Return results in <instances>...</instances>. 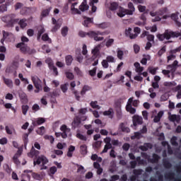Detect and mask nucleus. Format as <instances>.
I'll list each match as a JSON object with an SVG mask.
<instances>
[{
	"label": "nucleus",
	"mask_w": 181,
	"mask_h": 181,
	"mask_svg": "<svg viewBox=\"0 0 181 181\" xmlns=\"http://www.w3.org/2000/svg\"><path fill=\"white\" fill-rule=\"evenodd\" d=\"M16 15L9 14L1 18V21L6 23L7 28H13L14 25L18 23L21 29H25L28 26V19L22 18L19 21V18H15Z\"/></svg>",
	"instance_id": "obj_1"
},
{
	"label": "nucleus",
	"mask_w": 181,
	"mask_h": 181,
	"mask_svg": "<svg viewBox=\"0 0 181 181\" xmlns=\"http://www.w3.org/2000/svg\"><path fill=\"white\" fill-rule=\"evenodd\" d=\"M156 37H157V39H158V40L160 42H163V40H165V39L166 40H170V39H175V38H177V37H180V40H181V32L173 31L170 29H167L165 30L164 33L157 34Z\"/></svg>",
	"instance_id": "obj_2"
},
{
	"label": "nucleus",
	"mask_w": 181,
	"mask_h": 181,
	"mask_svg": "<svg viewBox=\"0 0 181 181\" xmlns=\"http://www.w3.org/2000/svg\"><path fill=\"white\" fill-rule=\"evenodd\" d=\"M177 67H179V62L175 60L172 64L167 66L168 70L163 69L162 73L165 76V77H168V78H170L171 74V78L173 80V78H175V73L176 72V70H177Z\"/></svg>",
	"instance_id": "obj_3"
},
{
	"label": "nucleus",
	"mask_w": 181,
	"mask_h": 181,
	"mask_svg": "<svg viewBox=\"0 0 181 181\" xmlns=\"http://www.w3.org/2000/svg\"><path fill=\"white\" fill-rule=\"evenodd\" d=\"M128 8H124L122 6L119 7V11L117 12V15L119 18H124L125 15L132 16L135 12V6L132 2H129L127 4Z\"/></svg>",
	"instance_id": "obj_4"
},
{
	"label": "nucleus",
	"mask_w": 181,
	"mask_h": 181,
	"mask_svg": "<svg viewBox=\"0 0 181 181\" xmlns=\"http://www.w3.org/2000/svg\"><path fill=\"white\" fill-rule=\"evenodd\" d=\"M60 130L62 132V133L56 132L55 136H57V138H59V136H62L63 139H66V138H67V134L70 133V132L71 131V129H70V128H68L67 125L66 124H62L60 127Z\"/></svg>",
	"instance_id": "obj_5"
},
{
	"label": "nucleus",
	"mask_w": 181,
	"mask_h": 181,
	"mask_svg": "<svg viewBox=\"0 0 181 181\" xmlns=\"http://www.w3.org/2000/svg\"><path fill=\"white\" fill-rule=\"evenodd\" d=\"M121 104H122V98L117 99L115 102V108L116 110V114H117V117L119 119H121L122 118V111L121 110Z\"/></svg>",
	"instance_id": "obj_6"
},
{
	"label": "nucleus",
	"mask_w": 181,
	"mask_h": 181,
	"mask_svg": "<svg viewBox=\"0 0 181 181\" xmlns=\"http://www.w3.org/2000/svg\"><path fill=\"white\" fill-rule=\"evenodd\" d=\"M2 33H3V38L1 40V45H3V46H4V45H5L4 42L6 40L8 42H12V41L15 40V36L11 33L3 30Z\"/></svg>",
	"instance_id": "obj_7"
},
{
	"label": "nucleus",
	"mask_w": 181,
	"mask_h": 181,
	"mask_svg": "<svg viewBox=\"0 0 181 181\" xmlns=\"http://www.w3.org/2000/svg\"><path fill=\"white\" fill-rule=\"evenodd\" d=\"M40 163H42V166H43L41 170L47 169V167L45 166V165H47V163H49V160H47V158L45 157V156H41L35 161H34L35 165H40Z\"/></svg>",
	"instance_id": "obj_8"
},
{
	"label": "nucleus",
	"mask_w": 181,
	"mask_h": 181,
	"mask_svg": "<svg viewBox=\"0 0 181 181\" xmlns=\"http://www.w3.org/2000/svg\"><path fill=\"white\" fill-rule=\"evenodd\" d=\"M98 35H101V33H100L99 31H89L88 33H87V36H88V37H90V39H94L95 42H101V40H104V37H98Z\"/></svg>",
	"instance_id": "obj_9"
},
{
	"label": "nucleus",
	"mask_w": 181,
	"mask_h": 181,
	"mask_svg": "<svg viewBox=\"0 0 181 181\" xmlns=\"http://www.w3.org/2000/svg\"><path fill=\"white\" fill-rule=\"evenodd\" d=\"M105 147L102 151V153H107L108 152V149H112V144H111V138L110 137H106L104 139Z\"/></svg>",
	"instance_id": "obj_10"
},
{
	"label": "nucleus",
	"mask_w": 181,
	"mask_h": 181,
	"mask_svg": "<svg viewBox=\"0 0 181 181\" xmlns=\"http://www.w3.org/2000/svg\"><path fill=\"white\" fill-rule=\"evenodd\" d=\"M126 111L129 112L130 114H135L136 112V109L132 107V98H129L127 105H126Z\"/></svg>",
	"instance_id": "obj_11"
},
{
	"label": "nucleus",
	"mask_w": 181,
	"mask_h": 181,
	"mask_svg": "<svg viewBox=\"0 0 181 181\" xmlns=\"http://www.w3.org/2000/svg\"><path fill=\"white\" fill-rule=\"evenodd\" d=\"M31 80L35 88H37V90H40V87H42V80L37 76H32Z\"/></svg>",
	"instance_id": "obj_12"
},
{
	"label": "nucleus",
	"mask_w": 181,
	"mask_h": 181,
	"mask_svg": "<svg viewBox=\"0 0 181 181\" xmlns=\"http://www.w3.org/2000/svg\"><path fill=\"white\" fill-rule=\"evenodd\" d=\"M84 21L83 23V26L85 28H90L93 23H94V18H90L87 16H83Z\"/></svg>",
	"instance_id": "obj_13"
},
{
	"label": "nucleus",
	"mask_w": 181,
	"mask_h": 181,
	"mask_svg": "<svg viewBox=\"0 0 181 181\" xmlns=\"http://www.w3.org/2000/svg\"><path fill=\"white\" fill-rule=\"evenodd\" d=\"M16 47H17V49H20L21 53H23L24 54H26V53H28V45L23 42L18 43Z\"/></svg>",
	"instance_id": "obj_14"
},
{
	"label": "nucleus",
	"mask_w": 181,
	"mask_h": 181,
	"mask_svg": "<svg viewBox=\"0 0 181 181\" xmlns=\"http://www.w3.org/2000/svg\"><path fill=\"white\" fill-rule=\"evenodd\" d=\"M170 18H171L172 21H174V22H175L176 26H177V28H181V23H180V21H178L179 12L172 13L170 15Z\"/></svg>",
	"instance_id": "obj_15"
},
{
	"label": "nucleus",
	"mask_w": 181,
	"mask_h": 181,
	"mask_svg": "<svg viewBox=\"0 0 181 181\" xmlns=\"http://www.w3.org/2000/svg\"><path fill=\"white\" fill-rule=\"evenodd\" d=\"M125 35L127 37H130V39H136L138 37V34H132V28H131L125 30Z\"/></svg>",
	"instance_id": "obj_16"
},
{
	"label": "nucleus",
	"mask_w": 181,
	"mask_h": 181,
	"mask_svg": "<svg viewBox=\"0 0 181 181\" xmlns=\"http://www.w3.org/2000/svg\"><path fill=\"white\" fill-rule=\"evenodd\" d=\"M153 146L151 143H144L143 146H140L139 148L143 152H146L148 149H152Z\"/></svg>",
	"instance_id": "obj_17"
},
{
	"label": "nucleus",
	"mask_w": 181,
	"mask_h": 181,
	"mask_svg": "<svg viewBox=\"0 0 181 181\" xmlns=\"http://www.w3.org/2000/svg\"><path fill=\"white\" fill-rule=\"evenodd\" d=\"M143 122L142 117L139 116H134L133 117V125L134 127H136L137 125H141Z\"/></svg>",
	"instance_id": "obj_18"
},
{
	"label": "nucleus",
	"mask_w": 181,
	"mask_h": 181,
	"mask_svg": "<svg viewBox=\"0 0 181 181\" xmlns=\"http://www.w3.org/2000/svg\"><path fill=\"white\" fill-rule=\"evenodd\" d=\"M80 124H81V118H80V117H76L74 118L71 123L73 129H76V128H77Z\"/></svg>",
	"instance_id": "obj_19"
},
{
	"label": "nucleus",
	"mask_w": 181,
	"mask_h": 181,
	"mask_svg": "<svg viewBox=\"0 0 181 181\" xmlns=\"http://www.w3.org/2000/svg\"><path fill=\"white\" fill-rule=\"evenodd\" d=\"M92 54H93L91 57L92 60H95L98 56H100V47H95L93 49H92Z\"/></svg>",
	"instance_id": "obj_20"
},
{
	"label": "nucleus",
	"mask_w": 181,
	"mask_h": 181,
	"mask_svg": "<svg viewBox=\"0 0 181 181\" xmlns=\"http://www.w3.org/2000/svg\"><path fill=\"white\" fill-rule=\"evenodd\" d=\"M20 100L22 103V104H28V95L25 93H19Z\"/></svg>",
	"instance_id": "obj_21"
},
{
	"label": "nucleus",
	"mask_w": 181,
	"mask_h": 181,
	"mask_svg": "<svg viewBox=\"0 0 181 181\" xmlns=\"http://www.w3.org/2000/svg\"><path fill=\"white\" fill-rule=\"evenodd\" d=\"M119 128L121 129L122 132H125L126 134H129V132H131V129L126 127L124 123H120Z\"/></svg>",
	"instance_id": "obj_22"
},
{
	"label": "nucleus",
	"mask_w": 181,
	"mask_h": 181,
	"mask_svg": "<svg viewBox=\"0 0 181 181\" xmlns=\"http://www.w3.org/2000/svg\"><path fill=\"white\" fill-rule=\"evenodd\" d=\"M103 115L109 117V118H114V110L110 107L108 110L103 112Z\"/></svg>",
	"instance_id": "obj_23"
},
{
	"label": "nucleus",
	"mask_w": 181,
	"mask_h": 181,
	"mask_svg": "<svg viewBox=\"0 0 181 181\" xmlns=\"http://www.w3.org/2000/svg\"><path fill=\"white\" fill-rule=\"evenodd\" d=\"M45 122H46V119H45V118L39 117L36 121L33 122V125H34V127H37V125H42V124H45Z\"/></svg>",
	"instance_id": "obj_24"
},
{
	"label": "nucleus",
	"mask_w": 181,
	"mask_h": 181,
	"mask_svg": "<svg viewBox=\"0 0 181 181\" xmlns=\"http://www.w3.org/2000/svg\"><path fill=\"white\" fill-rule=\"evenodd\" d=\"M48 66L50 70L53 71L55 76H59V71H57V68H56V66H54V64H53V62H49L48 63Z\"/></svg>",
	"instance_id": "obj_25"
},
{
	"label": "nucleus",
	"mask_w": 181,
	"mask_h": 181,
	"mask_svg": "<svg viewBox=\"0 0 181 181\" xmlns=\"http://www.w3.org/2000/svg\"><path fill=\"white\" fill-rule=\"evenodd\" d=\"M168 8L167 7H163L160 9H158L156 11L157 15H158L159 16H163V15H165V13H168Z\"/></svg>",
	"instance_id": "obj_26"
},
{
	"label": "nucleus",
	"mask_w": 181,
	"mask_h": 181,
	"mask_svg": "<svg viewBox=\"0 0 181 181\" xmlns=\"http://www.w3.org/2000/svg\"><path fill=\"white\" fill-rule=\"evenodd\" d=\"M159 159H160V156L156 153L153 154V158L150 159L151 163H158L159 162Z\"/></svg>",
	"instance_id": "obj_27"
},
{
	"label": "nucleus",
	"mask_w": 181,
	"mask_h": 181,
	"mask_svg": "<svg viewBox=\"0 0 181 181\" xmlns=\"http://www.w3.org/2000/svg\"><path fill=\"white\" fill-rule=\"evenodd\" d=\"M3 81L4 84H6V86H7V87H13V82L12 81V80L9 79V78H5V76H3Z\"/></svg>",
	"instance_id": "obj_28"
},
{
	"label": "nucleus",
	"mask_w": 181,
	"mask_h": 181,
	"mask_svg": "<svg viewBox=\"0 0 181 181\" xmlns=\"http://www.w3.org/2000/svg\"><path fill=\"white\" fill-rule=\"evenodd\" d=\"M163 165L165 169H170L172 168V163L166 158L163 160Z\"/></svg>",
	"instance_id": "obj_29"
},
{
	"label": "nucleus",
	"mask_w": 181,
	"mask_h": 181,
	"mask_svg": "<svg viewBox=\"0 0 181 181\" xmlns=\"http://www.w3.org/2000/svg\"><path fill=\"white\" fill-rule=\"evenodd\" d=\"M90 90H91V87L88 85H85L81 91V95L83 97V95H86V91H90Z\"/></svg>",
	"instance_id": "obj_30"
},
{
	"label": "nucleus",
	"mask_w": 181,
	"mask_h": 181,
	"mask_svg": "<svg viewBox=\"0 0 181 181\" xmlns=\"http://www.w3.org/2000/svg\"><path fill=\"white\" fill-rule=\"evenodd\" d=\"M88 5H87L86 2H82L81 4L79 6V9L82 12H85V11H88Z\"/></svg>",
	"instance_id": "obj_31"
},
{
	"label": "nucleus",
	"mask_w": 181,
	"mask_h": 181,
	"mask_svg": "<svg viewBox=\"0 0 181 181\" xmlns=\"http://www.w3.org/2000/svg\"><path fill=\"white\" fill-rule=\"evenodd\" d=\"M73 56L71 55H67L65 57V62H66V66H71V63H73Z\"/></svg>",
	"instance_id": "obj_32"
},
{
	"label": "nucleus",
	"mask_w": 181,
	"mask_h": 181,
	"mask_svg": "<svg viewBox=\"0 0 181 181\" xmlns=\"http://www.w3.org/2000/svg\"><path fill=\"white\" fill-rule=\"evenodd\" d=\"M118 6H119L118 3L113 1L110 4V6L109 9L110 11H117V9H118Z\"/></svg>",
	"instance_id": "obj_33"
},
{
	"label": "nucleus",
	"mask_w": 181,
	"mask_h": 181,
	"mask_svg": "<svg viewBox=\"0 0 181 181\" xmlns=\"http://www.w3.org/2000/svg\"><path fill=\"white\" fill-rule=\"evenodd\" d=\"M98 101H91L90 103V107H92L93 109L100 110L101 107L98 105Z\"/></svg>",
	"instance_id": "obj_34"
},
{
	"label": "nucleus",
	"mask_w": 181,
	"mask_h": 181,
	"mask_svg": "<svg viewBox=\"0 0 181 181\" xmlns=\"http://www.w3.org/2000/svg\"><path fill=\"white\" fill-rule=\"evenodd\" d=\"M171 144L173 145V146H179V143H177V137L175 136H173L171 138L170 140Z\"/></svg>",
	"instance_id": "obj_35"
},
{
	"label": "nucleus",
	"mask_w": 181,
	"mask_h": 181,
	"mask_svg": "<svg viewBox=\"0 0 181 181\" xmlns=\"http://www.w3.org/2000/svg\"><path fill=\"white\" fill-rule=\"evenodd\" d=\"M142 134L139 132H134V135L131 136V139H141Z\"/></svg>",
	"instance_id": "obj_36"
},
{
	"label": "nucleus",
	"mask_w": 181,
	"mask_h": 181,
	"mask_svg": "<svg viewBox=\"0 0 181 181\" xmlns=\"http://www.w3.org/2000/svg\"><path fill=\"white\" fill-rule=\"evenodd\" d=\"M81 155H87V145L83 144L80 146Z\"/></svg>",
	"instance_id": "obj_37"
},
{
	"label": "nucleus",
	"mask_w": 181,
	"mask_h": 181,
	"mask_svg": "<svg viewBox=\"0 0 181 181\" xmlns=\"http://www.w3.org/2000/svg\"><path fill=\"white\" fill-rule=\"evenodd\" d=\"M71 90H72V93L75 96L76 100L80 101L81 96H80V93H78V91L74 90V88H71Z\"/></svg>",
	"instance_id": "obj_38"
},
{
	"label": "nucleus",
	"mask_w": 181,
	"mask_h": 181,
	"mask_svg": "<svg viewBox=\"0 0 181 181\" xmlns=\"http://www.w3.org/2000/svg\"><path fill=\"white\" fill-rule=\"evenodd\" d=\"M61 33L64 37H66V36H67V33H69V28L67 26L62 28L61 30Z\"/></svg>",
	"instance_id": "obj_39"
},
{
	"label": "nucleus",
	"mask_w": 181,
	"mask_h": 181,
	"mask_svg": "<svg viewBox=\"0 0 181 181\" xmlns=\"http://www.w3.org/2000/svg\"><path fill=\"white\" fill-rule=\"evenodd\" d=\"M54 25L52 28V32H57L60 28H62V23H57V24H54Z\"/></svg>",
	"instance_id": "obj_40"
},
{
	"label": "nucleus",
	"mask_w": 181,
	"mask_h": 181,
	"mask_svg": "<svg viewBox=\"0 0 181 181\" xmlns=\"http://www.w3.org/2000/svg\"><path fill=\"white\" fill-rule=\"evenodd\" d=\"M65 76L68 80H74V74H73L71 72L66 71Z\"/></svg>",
	"instance_id": "obj_41"
},
{
	"label": "nucleus",
	"mask_w": 181,
	"mask_h": 181,
	"mask_svg": "<svg viewBox=\"0 0 181 181\" xmlns=\"http://www.w3.org/2000/svg\"><path fill=\"white\" fill-rule=\"evenodd\" d=\"M117 56L119 60H122L124 59V51L118 49Z\"/></svg>",
	"instance_id": "obj_42"
},
{
	"label": "nucleus",
	"mask_w": 181,
	"mask_h": 181,
	"mask_svg": "<svg viewBox=\"0 0 181 181\" xmlns=\"http://www.w3.org/2000/svg\"><path fill=\"white\" fill-rule=\"evenodd\" d=\"M21 108L23 115H26V114H28V111H29V105H23Z\"/></svg>",
	"instance_id": "obj_43"
},
{
	"label": "nucleus",
	"mask_w": 181,
	"mask_h": 181,
	"mask_svg": "<svg viewBox=\"0 0 181 181\" xmlns=\"http://www.w3.org/2000/svg\"><path fill=\"white\" fill-rule=\"evenodd\" d=\"M42 40H44V42H49V43H52V40L49 37V35L46 33L42 35Z\"/></svg>",
	"instance_id": "obj_44"
},
{
	"label": "nucleus",
	"mask_w": 181,
	"mask_h": 181,
	"mask_svg": "<svg viewBox=\"0 0 181 181\" xmlns=\"http://www.w3.org/2000/svg\"><path fill=\"white\" fill-rule=\"evenodd\" d=\"M68 86H69L68 83L61 85L62 91L64 93H67V90H69V88H67Z\"/></svg>",
	"instance_id": "obj_45"
},
{
	"label": "nucleus",
	"mask_w": 181,
	"mask_h": 181,
	"mask_svg": "<svg viewBox=\"0 0 181 181\" xmlns=\"http://www.w3.org/2000/svg\"><path fill=\"white\" fill-rule=\"evenodd\" d=\"M32 177L35 180H42V176H40V174H38V173H32Z\"/></svg>",
	"instance_id": "obj_46"
},
{
	"label": "nucleus",
	"mask_w": 181,
	"mask_h": 181,
	"mask_svg": "<svg viewBox=\"0 0 181 181\" xmlns=\"http://www.w3.org/2000/svg\"><path fill=\"white\" fill-rule=\"evenodd\" d=\"M142 169H134L133 170V173L134 175V176H141V175H142Z\"/></svg>",
	"instance_id": "obj_47"
},
{
	"label": "nucleus",
	"mask_w": 181,
	"mask_h": 181,
	"mask_svg": "<svg viewBox=\"0 0 181 181\" xmlns=\"http://www.w3.org/2000/svg\"><path fill=\"white\" fill-rule=\"evenodd\" d=\"M147 40L148 42H153V43L155 42V35H152V34H148L147 35V37H146Z\"/></svg>",
	"instance_id": "obj_48"
},
{
	"label": "nucleus",
	"mask_w": 181,
	"mask_h": 181,
	"mask_svg": "<svg viewBox=\"0 0 181 181\" xmlns=\"http://www.w3.org/2000/svg\"><path fill=\"white\" fill-rule=\"evenodd\" d=\"M74 71L75 73H76L77 76H78V77H83V72L81 71V70H80V68L76 66L74 68Z\"/></svg>",
	"instance_id": "obj_49"
},
{
	"label": "nucleus",
	"mask_w": 181,
	"mask_h": 181,
	"mask_svg": "<svg viewBox=\"0 0 181 181\" xmlns=\"http://www.w3.org/2000/svg\"><path fill=\"white\" fill-rule=\"evenodd\" d=\"M106 61L107 63H115V58L111 55H109L106 57Z\"/></svg>",
	"instance_id": "obj_50"
},
{
	"label": "nucleus",
	"mask_w": 181,
	"mask_h": 181,
	"mask_svg": "<svg viewBox=\"0 0 181 181\" xmlns=\"http://www.w3.org/2000/svg\"><path fill=\"white\" fill-rule=\"evenodd\" d=\"M76 137L78 138V139H81V141H87V136L80 133L76 134Z\"/></svg>",
	"instance_id": "obj_51"
},
{
	"label": "nucleus",
	"mask_w": 181,
	"mask_h": 181,
	"mask_svg": "<svg viewBox=\"0 0 181 181\" xmlns=\"http://www.w3.org/2000/svg\"><path fill=\"white\" fill-rule=\"evenodd\" d=\"M50 13V8H47L42 11L41 16L45 18Z\"/></svg>",
	"instance_id": "obj_52"
},
{
	"label": "nucleus",
	"mask_w": 181,
	"mask_h": 181,
	"mask_svg": "<svg viewBox=\"0 0 181 181\" xmlns=\"http://www.w3.org/2000/svg\"><path fill=\"white\" fill-rule=\"evenodd\" d=\"M101 64L103 67V69H108L110 67V64H108V61L106 59H103L101 62Z\"/></svg>",
	"instance_id": "obj_53"
},
{
	"label": "nucleus",
	"mask_w": 181,
	"mask_h": 181,
	"mask_svg": "<svg viewBox=\"0 0 181 181\" xmlns=\"http://www.w3.org/2000/svg\"><path fill=\"white\" fill-rule=\"evenodd\" d=\"M8 11V6L5 4H2L0 6V13H4V12H6Z\"/></svg>",
	"instance_id": "obj_54"
},
{
	"label": "nucleus",
	"mask_w": 181,
	"mask_h": 181,
	"mask_svg": "<svg viewBox=\"0 0 181 181\" xmlns=\"http://www.w3.org/2000/svg\"><path fill=\"white\" fill-rule=\"evenodd\" d=\"M158 69V67L156 68H152V67H148V71L151 73V74H153V76H155L156 74V71Z\"/></svg>",
	"instance_id": "obj_55"
},
{
	"label": "nucleus",
	"mask_w": 181,
	"mask_h": 181,
	"mask_svg": "<svg viewBox=\"0 0 181 181\" xmlns=\"http://www.w3.org/2000/svg\"><path fill=\"white\" fill-rule=\"evenodd\" d=\"M28 137H29V134H24V136L23 137L25 146H26V145H28V142H29V140L28 139Z\"/></svg>",
	"instance_id": "obj_56"
},
{
	"label": "nucleus",
	"mask_w": 181,
	"mask_h": 181,
	"mask_svg": "<svg viewBox=\"0 0 181 181\" xmlns=\"http://www.w3.org/2000/svg\"><path fill=\"white\" fill-rule=\"evenodd\" d=\"M19 157H18V154H15L13 157V162L16 164V165H19V163H21V162H19Z\"/></svg>",
	"instance_id": "obj_57"
},
{
	"label": "nucleus",
	"mask_w": 181,
	"mask_h": 181,
	"mask_svg": "<svg viewBox=\"0 0 181 181\" xmlns=\"http://www.w3.org/2000/svg\"><path fill=\"white\" fill-rule=\"evenodd\" d=\"M71 11H72V13H74V15H76V13L77 15H81V11H79L78 8H76L75 7H72L71 8Z\"/></svg>",
	"instance_id": "obj_58"
},
{
	"label": "nucleus",
	"mask_w": 181,
	"mask_h": 181,
	"mask_svg": "<svg viewBox=\"0 0 181 181\" xmlns=\"http://www.w3.org/2000/svg\"><path fill=\"white\" fill-rule=\"evenodd\" d=\"M166 179H173L175 177V173H168L165 175Z\"/></svg>",
	"instance_id": "obj_59"
},
{
	"label": "nucleus",
	"mask_w": 181,
	"mask_h": 181,
	"mask_svg": "<svg viewBox=\"0 0 181 181\" xmlns=\"http://www.w3.org/2000/svg\"><path fill=\"white\" fill-rule=\"evenodd\" d=\"M166 52V46L163 47L158 52V56H162V54H163V53Z\"/></svg>",
	"instance_id": "obj_60"
},
{
	"label": "nucleus",
	"mask_w": 181,
	"mask_h": 181,
	"mask_svg": "<svg viewBox=\"0 0 181 181\" xmlns=\"http://www.w3.org/2000/svg\"><path fill=\"white\" fill-rule=\"evenodd\" d=\"M37 133L39 135H43V134H45V127L42 126L41 127H40L37 130Z\"/></svg>",
	"instance_id": "obj_61"
},
{
	"label": "nucleus",
	"mask_w": 181,
	"mask_h": 181,
	"mask_svg": "<svg viewBox=\"0 0 181 181\" xmlns=\"http://www.w3.org/2000/svg\"><path fill=\"white\" fill-rule=\"evenodd\" d=\"M114 43V39L111 38L109 39L107 42H106V46L107 47H111V46H112V44Z\"/></svg>",
	"instance_id": "obj_62"
},
{
	"label": "nucleus",
	"mask_w": 181,
	"mask_h": 181,
	"mask_svg": "<svg viewBox=\"0 0 181 181\" xmlns=\"http://www.w3.org/2000/svg\"><path fill=\"white\" fill-rule=\"evenodd\" d=\"M129 148H131V145H129V144H128V143H125L122 146L123 150H124L126 152L127 151H129Z\"/></svg>",
	"instance_id": "obj_63"
},
{
	"label": "nucleus",
	"mask_w": 181,
	"mask_h": 181,
	"mask_svg": "<svg viewBox=\"0 0 181 181\" xmlns=\"http://www.w3.org/2000/svg\"><path fill=\"white\" fill-rule=\"evenodd\" d=\"M57 172V168L56 166H52L49 168V173L51 175H54Z\"/></svg>",
	"instance_id": "obj_64"
}]
</instances>
